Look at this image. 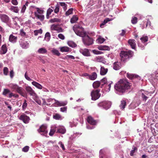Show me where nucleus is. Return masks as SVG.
Returning <instances> with one entry per match:
<instances>
[{
    "label": "nucleus",
    "instance_id": "obj_1",
    "mask_svg": "<svg viewBox=\"0 0 158 158\" xmlns=\"http://www.w3.org/2000/svg\"><path fill=\"white\" fill-rule=\"evenodd\" d=\"M131 86V83L127 80L120 79L114 85V91L116 94L122 95L127 92L130 89Z\"/></svg>",
    "mask_w": 158,
    "mask_h": 158
},
{
    "label": "nucleus",
    "instance_id": "obj_2",
    "mask_svg": "<svg viewBox=\"0 0 158 158\" xmlns=\"http://www.w3.org/2000/svg\"><path fill=\"white\" fill-rule=\"evenodd\" d=\"M73 29L76 34L79 36L83 37L86 35L84 29L78 24L74 25L73 27Z\"/></svg>",
    "mask_w": 158,
    "mask_h": 158
},
{
    "label": "nucleus",
    "instance_id": "obj_3",
    "mask_svg": "<svg viewBox=\"0 0 158 158\" xmlns=\"http://www.w3.org/2000/svg\"><path fill=\"white\" fill-rule=\"evenodd\" d=\"M9 86L13 91L19 93L21 96L24 97L26 96V94L24 92V89L22 87H19L17 85L14 84H10Z\"/></svg>",
    "mask_w": 158,
    "mask_h": 158
},
{
    "label": "nucleus",
    "instance_id": "obj_4",
    "mask_svg": "<svg viewBox=\"0 0 158 158\" xmlns=\"http://www.w3.org/2000/svg\"><path fill=\"white\" fill-rule=\"evenodd\" d=\"M133 55L134 52L131 50L128 51H122L120 54L122 60L123 61L131 57Z\"/></svg>",
    "mask_w": 158,
    "mask_h": 158
},
{
    "label": "nucleus",
    "instance_id": "obj_5",
    "mask_svg": "<svg viewBox=\"0 0 158 158\" xmlns=\"http://www.w3.org/2000/svg\"><path fill=\"white\" fill-rule=\"evenodd\" d=\"M102 86L101 88H105V90L107 92H109L110 90L111 85L113 84L112 81H108L106 77L103 78L101 80Z\"/></svg>",
    "mask_w": 158,
    "mask_h": 158
},
{
    "label": "nucleus",
    "instance_id": "obj_6",
    "mask_svg": "<svg viewBox=\"0 0 158 158\" xmlns=\"http://www.w3.org/2000/svg\"><path fill=\"white\" fill-rule=\"evenodd\" d=\"M36 10L34 12L35 16L41 21H43L44 19V16L43 15L44 10L41 8L35 7Z\"/></svg>",
    "mask_w": 158,
    "mask_h": 158
},
{
    "label": "nucleus",
    "instance_id": "obj_7",
    "mask_svg": "<svg viewBox=\"0 0 158 158\" xmlns=\"http://www.w3.org/2000/svg\"><path fill=\"white\" fill-rule=\"evenodd\" d=\"M111 104V102L110 101H104L98 103V107L102 109L107 110L110 108Z\"/></svg>",
    "mask_w": 158,
    "mask_h": 158
},
{
    "label": "nucleus",
    "instance_id": "obj_8",
    "mask_svg": "<svg viewBox=\"0 0 158 158\" xmlns=\"http://www.w3.org/2000/svg\"><path fill=\"white\" fill-rule=\"evenodd\" d=\"M82 40L85 46L92 45L94 43L93 39L88 35H86L84 37H82Z\"/></svg>",
    "mask_w": 158,
    "mask_h": 158
},
{
    "label": "nucleus",
    "instance_id": "obj_9",
    "mask_svg": "<svg viewBox=\"0 0 158 158\" xmlns=\"http://www.w3.org/2000/svg\"><path fill=\"white\" fill-rule=\"evenodd\" d=\"M100 90L97 89L93 90L91 93L92 99L93 100H96L98 99L101 96V94L99 93Z\"/></svg>",
    "mask_w": 158,
    "mask_h": 158
},
{
    "label": "nucleus",
    "instance_id": "obj_10",
    "mask_svg": "<svg viewBox=\"0 0 158 158\" xmlns=\"http://www.w3.org/2000/svg\"><path fill=\"white\" fill-rule=\"evenodd\" d=\"M50 29L52 31H56L57 33L62 32L64 30L59 24H54L51 25Z\"/></svg>",
    "mask_w": 158,
    "mask_h": 158
},
{
    "label": "nucleus",
    "instance_id": "obj_11",
    "mask_svg": "<svg viewBox=\"0 0 158 158\" xmlns=\"http://www.w3.org/2000/svg\"><path fill=\"white\" fill-rule=\"evenodd\" d=\"M0 19L2 22L7 24H9L10 21L9 17L6 14H0Z\"/></svg>",
    "mask_w": 158,
    "mask_h": 158
},
{
    "label": "nucleus",
    "instance_id": "obj_12",
    "mask_svg": "<svg viewBox=\"0 0 158 158\" xmlns=\"http://www.w3.org/2000/svg\"><path fill=\"white\" fill-rule=\"evenodd\" d=\"M38 131L41 135L46 136L48 133L47 130V127L44 125H42L38 130Z\"/></svg>",
    "mask_w": 158,
    "mask_h": 158
},
{
    "label": "nucleus",
    "instance_id": "obj_13",
    "mask_svg": "<svg viewBox=\"0 0 158 158\" xmlns=\"http://www.w3.org/2000/svg\"><path fill=\"white\" fill-rule=\"evenodd\" d=\"M19 45L23 49H27L29 47V44L26 41L22 39H20L19 41Z\"/></svg>",
    "mask_w": 158,
    "mask_h": 158
},
{
    "label": "nucleus",
    "instance_id": "obj_14",
    "mask_svg": "<svg viewBox=\"0 0 158 158\" xmlns=\"http://www.w3.org/2000/svg\"><path fill=\"white\" fill-rule=\"evenodd\" d=\"M25 89L27 92L31 95L35 97L36 94L35 91L29 86H26Z\"/></svg>",
    "mask_w": 158,
    "mask_h": 158
},
{
    "label": "nucleus",
    "instance_id": "obj_15",
    "mask_svg": "<svg viewBox=\"0 0 158 158\" xmlns=\"http://www.w3.org/2000/svg\"><path fill=\"white\" fill-rule=\"evenodd\" d=\"M19 118L25 123H28L30 119V118L24 114L21 115Z\"/></svg>",
    "mask_w": 158,
    "mask_h": 158
},
{
    "label": "nucleus",
    "instance_id": "obj_16",
    "mask_svg": "<svg viewBox=\"0 0 158 158\" xmlns=\"http://www.w3.org/2000/svg\"><path fill=\"white\" fill-rule=\"evenodd\" d=\"M54 100L55 101L54 104L55 105V106H64L66 105L68 103V102L66 101H59L55 99H54Z\"/></svg>",
    "mask_w": 158,
    "mask_h": 158
},
{
    "label": "nucleus",
    "instance_id": "obj_17",
    "mask_svg": "<svg viewBox=\"0 0 158 158\" xmlns=\"http://www.w3.org/2000/svg\"><path fill=\"white\" fill-rule=\"evenodd\" d=\"M87 122L90 124L92 125H97L98 122L94 120L91 116H88L87 119Z\"/></svg>",
    "mask_w": 158,
    "mask_h": 158
},
{
    "label": "nucleus",
    "instance_id": "obj_18",
    "mask_svg": "<svg viewBox=\"0 0 158 158\" xmlns=\"http://www.w3.org/2000/svg\"><path fill=\"white\" fill-rule=\"evenodd\" d=\"M80 52L85 56H90V52L89 50L88 49H80Z\"/></svg>",
    "mask_w": 158,
    "mask_h": 158
},
{
    "label": "nucleus",
    "instance_id": "obj_19",
    "mask_svg": "<svg viewBox=\"0 0 158 158\" xmlns=\"http://www.w3.org/2000/svg\"><path fill=\"white\" fill-rule=\"evenodd\" d=\"M128 43L131 48L135 50L136 43L135 41L133 39H130L128 40Z\"/></svg>",
    "mask_w": 158,
    "mask_h": 158
},
{
    "label": "nucleus",
    "instance_id": "obj_20",
    "mask_svg": "<svg viewBox=\"0 0 158 158\" xmlns=\"http://www.w3.org/2000/svg\"><path fill=\"white\" fill-rule=\"evenodd\" d=\"M127 76L128 78L131 79H133L134 78H137L139 80H140L141 79V77L140 76L135 74H131L127 73Z\"/></svg>",
    "mask_w": 158,
    "mask_h": 158
},
{
    "label": "nucleus",
    "instance_id": "obj_21",
    "mask_svg": "<svg viewBox=\"0 0 158 158\" xmlns=\"http://www.w3.org/2000/svg\"><path fill=\"white\" fill-rule=\"evenodd\" d=\"M54 9L53 6H51L47 10L46 15V18L47 19L49 18V15L53 11Z\"/></svg>",
    "mask_w": 158,
    "mask_h": 158
},
{
    "label": "nucleus",
    "instance_id": "obj_22",
    "mask_svg": "<svg viewBox=\"0 0 158 158\" xmlns=\"http://www.w3.org/2000/svg\"><path fill=\"white\" fill-rule=\"evenodd\" d=\"M113 69L115 70H118L121 68V63L118 61L115 62L113 64Z\"/></svg>",
    "mask_w": 158,
    "mask_h": 158
},
{
    "label": "nucleus",
    "instance_id": "obj_23",
    "mask_svg": "<svg viewBox=\"0 0 158 158\" xmlns=\"http://www.w3.org/2000/svg\"><path fill=\"white\" fill-rule=\"evenodd\" d=\"M17 38L13 34L10 35L9 37V40L12 43H15L17 40Z\"/></svg>",
    "mask_w": 158,
    "mask_h": 158
},
{
    "label": "nucleus",
    "instance_id": "obj_24",
    "mask_svg": "<svg viewBox=\"0 0 158 158\" xmlns=\"http://www.w3.org/2000/svg\"><path fill=\"white\" fill-rule=\"evenodd\" d=\"M98 49L99 50H110V48L106 45H100L98 47Z\"/></svg>",
    "mask_w": 158,
    "mask_h": 158
},
{
    "label": "nucleus",
    "instance_id": "obj_25",
    "mask_svg": "<svg viewBox=\"0 0 158 158\" xmlns=\"http://www.w3.org/2000/svg\"><path fill=\"white\" fill-rule=\"evenodd\" d=\"M108 70L107 68H105L104 66H101L100 73L102 75H105L107 72Z\"/></svg>",
    "mask_w": 158,
    "mask_h": 158
},
{
    "label": "nucleus",
    "instance_id": "obj_26",
    "mask_svg": "<svg viewBox=\"0 0 158 158\" xmlns=\"http://www.w3.org/2000/svg\"><path fill=\"white\" fill-rule=\"evenodd\" d=\"M97 77V73L95 72L92 73L91 75L89 74V79L91 80H95Z\"/></svg>",
    "mask_w": 158,
    "mask_h": 158
},
{
    "label": "nucleus",
    "instance_id": "obj_27",
    "mask_svg": "<svg viewBox=\"0 0 158 158\" xmlns=\"http://www.w3.org/2000/svg\"><path fill=\"white\" fill-rule=\"evenodd\" d=\"M101 80V81H96L94 82L93 84V86L94 88H97L99 87L101 85L102 86Z\"/></svg>",
    "mask_w": 158,
    "mask_h": 158
},
{
    "label": "nucleus",
    "instance_id": "obj_28",
    "mask_svg": "<svg viewBox=\"0 0 158 158\" xmlns=\"http://www.w3.org/2000/svg\"><path fill=\"white\" fill-rule=\"evenodd\" d=\"M78 19V18L76 15H74L70 19V22L71 23H75Z\"/></svg>",
    "mask_w": 158,
    "mask_h": 158
},
{
    "label": "nucleus",
    "instance_id": "obj_29",
    "mask_svg": "<svg viewBox=\"0 0 158 158\" xmlns=\"http://www.w3.org/2000/svg\"><path fill=\"white\" fill-rule=\"evenodd\" d=\"M7 48L6 44L3 45L1 48V52L2 54H5L7 52Z\"/></svg>",
    "mask_w": 158,
    "mask_h": 158
},
{
    "label": "nucleus",
    "instance_id": "obj_30",
    "mask_svg": "<svg viewBox=\"0 0 158 158\" xmlns=\"http://www.w3.org/2000/svg\"><path fill=\"white\" fill-rule=\"evenodd\" d=\"M66 131L65 128L64 127H61L58 128L57 130V132L62 134H64Z\"/></svg>",
    "mask_w": 158,
    "mask_h": 158
},
{
    "label": "nucleus",
    "instance_id": "obj_31",
    "mask_svg": "<svg viewBox=\"0 0 158 158\" xmlns=\"http://www.w3.org/2000/svg\"><path fill=\"white\" fill-rule=\"evenodd\" d=\"M31 83L32 85L38 89H42L43 88V86L40 84L36 81H32Z\"/></svg>",
    "mask_w": 158,
    "mask_h": 158
},
{
    "label": "nucleus",
    "instance_id": "obj_32",
    "mask_svg": "<svg viewBox=\"0 0 158 158\" xmlns=\"http://www.w3.org/2000/svg\"><path fill=\"white\" fill-rule=\"evenodd\" d=\"M53 118L57 120H61L63 118L59 114L56 113L53 115Z\"/></svg>",
    "mask_w": 158,
    "mask_h": 158
},
{
    "label": "nucleus",
    "instance_id": "obj_33",
    "mask_svg": "<svg viewBox=\"0 0 158 158\" xmlns=\"http://www.w3.org/2000/svg\"><path fill=\"white\" fill-rule=\"evenodd\" d=\"M37 52L40 54H44L47 53V51L45 48H39L37 51Z\"/></svg>",
    "mask_w": 158,
    "mask_h": 158
},
{
    "label": "nucleus",
    "instance_id": "obj_34",
    "mask_svg": "<svg viewBox=\"0 0 158 158\" xmlns=\"http://www.w3.org/2000/svg\"><path fill=\"white\" fill-rule=\"evenodd\" d=\"M10 10L16 13H18L19 10V9L18 6H11Z\"/></svg>",
    "mask_w": 158,
    "mask_h": 158
},
{
    "label": "nucleus",
    "instance_id": "obj_35",
    "mask_svg": "<svg viewBox=\"0 0 158 158\" xmlns=\"http://www.w3.org/2000/svg\"><path fill=\"white\" fill-rule=\"evenodd\" d=\"M61 21V20L60 19H59L58 18H53L52 19H51L49 21V22L51 23H60Z\"/></svg>",
    "mask_w": 158,
    "mask_h": 158
},
{
    "label": "nucleus",
    "instance_id": "obj_36",
    "mask_svg": "<svg viewBox=\"0 0 158 158\" xmlns=\"http://www.w3.org/2000/svg\"><path fill=\"white\" fill-rule=\"evenodd\" d=\"M121 103L119 106V107L121 109H122V110H123L124 109L126 106V102L125 100H122L121 101Z\"/></svg>",
    "mask_w": 158,
    "mask_h": 158
},
{
    "label": "nucleus",
    "instance_id": "obj_37",
    "mask_svg": "<svg viewBox=\"0 0 158 158\" xmlns=\"http://www.w3.org/2000/svg\"><path fill=\"white\" fill-rule=\"evenodd\" d=\"M51 52L54 55L58 56H59L60 55V54L59 52V51L55 48H53L52 50H51Z\"/></svg>",
    "mask_w": 158,
    "mask_h": 158
},
{
    "label": "nucleus",
    "instance_id": "obj_38",
    "mask_svg": "<svg viewBox=\"0 0 158 158\" xmlns=\"http://www.w3.org/2000/svg\"><path fill=\"white\" fill-rule=\"evenodd\" d=\"M105 39L99 36V38L96 40V42L98 44H102L105 41Z\"/></svg>",
    "mask_w": 158,
    "mask_h": 158
},
{
    "label": "nucleus",
    "instance_id": "obj_39",
    "mask_svg": "<svg viewBox=\"0 0 158 158\" xmlns=\"http://www.w3.org/2000/svg\"><path fill=\"white\" fill-rule=\"evenodd\" d=\"M60 49L61 52H68L69 51V48L67 47H60Z\"/></svg>",
    "mask_w": 158,
    "mask_h": 158
},
{
    "label": "nucleus",
    "instance_id": "obj_40",
    "mask_svg": "<svg viewBox=\"0 0 158 158\" xmlns=\"http://www.w3.org/2000/svg\"><path fill=\"white\" fill-rule=\"evenodd\" d=\"M69 46L72 48H75L77 46V45L72 41H69L67 43Z\"/></svg>",
    "mask_w": 158,
    "mask_h": 158
},
{
    "label": "nucleus",
    "instance_id": "obj_41",
    "mask_svg": "<svg viewBox=\"0 0 158 158\" xmlns=\"http://www.w3.org/2000/svg\"><path fill=\"white\" fill-rule=\"evenodd\" d=\"M132 149H133L131 150L130 154V156H133L134 153L137 150V148L135 147L134 146H133V147H132Z\"/></svg>",
    "mask_w": 158,
    "mask_h": 158
},
{
    "label": "nucleus",
    "instance_id": "obj_42",
    "mask_svg": "<svg viewBox=\"0 0 158 158\" xmlns=\"http://www.w3.org/2000/svg\"><path fill=\"white\" fill-rule=\"evenodd\" d=\"M60 6L57 4L55 7H53L54 11L55 13L57 14L59 11Z\"/></svg>",
    "mask_w": 158,
    "mask_h": 158
},
{
    "label": "nucleus",
    "instance_id": "obj_43",
    "mask_svg": "<svg viewBox=\"0 0 158 158\" xmlns=\"http://www.w3.org/2000/svg\"><path fill=\"white\" fill-rule=\"evenodd\" d=\"M73 9L71 8L69 9L65 13L66 16H68L72 14L73 13Z\"/></svg>",
    "mask_w": 158,
    "mask_h": 158
},
{
    "label": "nucleus",
    "instance_id": "obj_44",
    "mask_svg": "<svg viewBox=\"0 0 158 158\" xmlns=\"http://www.w3.org/2000/svg\"><path fill=\"white\" fill-rule=\"evenodd\" d=\"M111 21V20L108 18H106L104 21L100 25V27H103V26L105 24L107 23L108 22Z\"/></svg>",
    "mask_w": 158,
    "mask_h": 158
},
{
    "label": "nucleus",
    "instance_id": "obj_45",
    "mask_svg": "<svg viewBox=\"0 0 158 158\" xmlns=\"http://www.w3.org/2000/svg\"><path fill=\"white\" fill-rule=\"evenodd\" d=\"M51 37L50 34L49 32H47L45 35V39L46 40L48 41L50 40Z\"/></svg>",
    "mask_w": 158,
    "mask_h": 158
},
{
    "label": "nucleus",
    "instance_id": "obj_46",
    "mask_svg": "<svg viewBox=\"0 0 158 158\" xmlns=\"http://www.w3.org/2000/svg\"><path fill=\"white\" fill-rule=\"evenodd\" d=\"M60 6L63 7V9L64 10H65L67 8V5L64 2H60L59 4H58Z\"/></svg>",
    "mask_w": 158,
    "mask_h": 158
},
{
    "label": "nucleus",
    "instance_id": "obj_47",
    "mask_svg": "<svg viewBox=\"0 0 158 158\" xmlns=\"http://www.w3.org/2000/svg\"><path fill=\"white\" fill-rule=\"evenodd\" d=\"M142 42L143 44H145V43L148 40V37L147 36H143L140 39Z\"/></svg>",
    "mask_w": 158,
    "mask_h": 158
},
{
    "label": "nucleus",
    "instance_id": "obj_48",
    "mask_svg": "<svg viewBox=\"0 0 158 158\" xmlns=\"http://www.w3.org/2000/svg\"><path fill=\"white\" fill-rule=\"evenodd\" d=\"M3 72L5 75H7L9 73L8 69L7 67H4L3 68Z\"/></svg>",
    "mask_w": 158,
    "mask_h": 158
},
{
    "label": "nucleus",
    "instance_id": "obj_49",
    "mask_svg": "<svg viewBox=\"0 0 158 158\" xmlns=\"http://www.w3.org/2000/svg\"><path fill=\"white\" fill-rule=\"evenodd\" d=\"M131 22L133 24H136L137 22V18L135 16L133 17L132 18Z\"/></svg>",
    "mask_w": 158,
    "mask_h": 158
},
{
    "label": "nucleus",
    "instance_id": "obj_50",
    "mask_svg": "<svg viewBox=\"0 0 158 158\" xmlns=\"http://www.w3.org/2000/svg\"><path fill=\"white\" fill-rule=\"evenodd\" d=\"M42 32V30L41 29L39 30H35L34 31V33L35 35H37L39 33L41 34Z\"/></svg>",
    "mask_w": 158,
    "mask_h": 158
},
{
    "label": "nucleus",
    "instance_id": "obj_51",
    "mask_svg": "<svg viewBox=\"0 0 158 158\" xmlns=\"http://www.w3.org/2000/svg\"><path fill=\"white\" fill-rule=\"evenodd\" d=\"M67 109V107L65 106L60 108V111L62 112L66 113Z\"/></svg>",
    "mask_w": 158,
    "mask_h": 158
},
{
    "label": "nucleus",
    "instance_id": "obj_52",
    "mask_svg": "<svg viewBox=\"0 0 158 158\" xmlns=\"http://www.w3.org/2000/svg\"><path fill=\"white\" fill-rule=\"evenodd\" d=\"M138 47L140 48L141 50H143L144 48V46H146V44H144V45H143L142 44L138 42Z\"/></svg>",
    "mask_w": 158,
    "mask_h": 158
},
{
    "label": "nucleus",
    "instance_id": "obj_53",
    "mask_svg": "<svg viewBox=\"0 0 158 158\" xmlns=\"http://www.w3.org/2000/svg\"><path fill=\"white\" fill-rule=\"evenodd\" d=\"M27 106V101L26 100H24V102L22 105V108L23 110H25Z\"/></svg>",
    "mask_w": 158,
    "mask_h": 158
},
{
    "label": "nucleus",
    "instance_id": "obj_54",
    "mask_svg": "<svg viewBox=\"0 0 158 158\" xmlns=\"http://www.w3.org/2000/svg\"><path fill=\"white\" fill-rule=\"evenodd\" d=\"M141 97L143 100L145 101L148 98V97L146 96L145 94H143V93H142Z\"/></svg>",
    "mask_w": 158,
    "mask_h": 158
},
{
    "label": "nucleus",
    "instance_id": "obj_55",
    "mask_svg": "<svg viewBox=\"0 0 158 158\" xmlns=\"http://www.w3.org/2000/svg\"><path fill=\"white\" fill-rule=\"evenodd\" d=\"M10 92V90L7 89H4L3 92V94L4 95H6L8 93Z\"/></svg>",
    "mask_w": 158,
    "mask_h": 158
},
{
    "label": "nucleus",
    "instance_id": "obj_56",
    "mask_svg": "<svg viewBox=\"0 0 158 158\" xmlns=\"http://www.w3.org/2000/svg\"><path fill=\"white\" fill-rule=\"evenodd\" d=\"M56 131V130L54 129H51L50 130V132L49 133V135L51 136H52L53 134H54L55 132Z\"/></svg>",
    "mask_w": 158,
    "mask_h": 158
},
{
    "label": "nucleus",
    "instance_id": "obj_57",
    "mask_svg": "<svg viewBox=\"0 0 158 158\" xmlns=\"http://www.w3.org/2000/svg\"><path fill=\"white\" fill-rule=\"evenodd\" d=\"M29 149V147L28 146H26L22 149V151L25 152H27Z\"/></svg>",
    "mask_w": 158,
    "mask_h": 158
},
{
    "label": "nucleus",
    "instance_id": "obj_58",
    "mask_svg": "<svg viewBox=\"0 0 158 158\" xmlns=\"http://www.w3.org/2000/svg\"><path fill=\"white\" fill-rule=\"evenodd\" d=\"M58 37L61 40H64L65 39L64 35L62 34H59L58 35Z\"/></svg>",
    "mask_w": 158,
    "mask_h": 158
},
{
    "label": "nucleus",
    "instance_id": "obj_59",
    "mask_svg": "<svg viewBox=\"0 0 158 158\" xmlns=\"http://www.w3.org/2000/svg\"><path fill=\"white\" fill-rule=\"evenodd\" d=\"M20 34L22 36H24L26 35V33L24 31L23 29H21L20 30Z\"/></svg>",
    "mask_w": 158,
    "mask_h": 158
},
{
    "label": "nucleus",
    "instance_id": "obj_60",
    "mask_svg": "<svg viewBox=\"0 0 158 158\" xmlns=\"http://www.w3.org/2000/svg\"><path fill=\"white\" fill-rule=\"evenodd\" d=\"M81 76L83 77H86L87 78L89 79V74L87 73H84L82 74Z\"/></svg>",
    "mask_w": 158,
    "mask_h": 158
},
{
    "label": "nucleus",
    "instance_id": "obj_61",
    "mask_svg": "<svg viewBox=\"0 0 158 158\" xmlns=\"http://www.w3.org/2000/svg\"><path fill=\"white\" fill-rule=\"evenodd\" d=\"M24 77L28 81H31L32 80L29 77H28L27 72H26L25 74Z\"/></svg>",
    "mask_w": 158,
    "mask_h": 158
},
{
    "label": "nucleus",
    "instance_id": "obj_62",
    "mask_svg": "<svg viewBox=\"0 0 158 158\" xmlns=\"http://www.w3.org/2000/svg\"><path fill=\"white\" fill-rule=\"evenodd\" d=\"M59 144L60 145V147H61L63 150H64L65 149V147L64 144L61 142H59Z\"/></svg>",
    "mask_w": 158,
    "mask_h": 158
},
{
    "label": "nucleus",
    "instance_id": "obj_63",
    "mask_svg": "<svg viewBox=\"0 0 158 158\" xmlns=\"http://www.w3.org/2000/svg\"><path fill=\"white\" fill-rule=\"evenodd\" d=\"M11 2L13 5L15 6L17 5L18 4L17 0H12Z\"/></svg>",
    "mask_w": 158,
    "mask_h": 158
},
{
    "label": "nucleus",
    "instance_id": "obj_64",
    "mask_svg": "<svg viewBox=\"0 0 158 158\" xmlns=\"http://www.w3.org/2000/svg\"><path fill=\"white\" fill-rule=\"evenodd\" d=\"M26 8V7L25 6V5H23L21 10V12L22 13H24L25 11Z\"/></svg>",
    "mask_w": 158,
    "mask_h": 158
}]
</instances>
